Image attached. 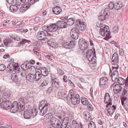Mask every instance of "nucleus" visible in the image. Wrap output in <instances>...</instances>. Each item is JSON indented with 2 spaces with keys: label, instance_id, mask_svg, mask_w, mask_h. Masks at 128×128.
Segmentation results:
<instances>
[{
  "label": "nucleus",
  "instance_id": "10",
  "mask_svg": "<svg viewBox=\"0 0 128 128\" xmlns=\"http://www.w3.org/2000/svg\"><path fill=\"white\" fill-rule=\"evenodd\" d=\"M94 55H95V52H94L92 50L90 49L87 50L86 52V57L89 61H93Z\"/></svg>",
  "mask_w": 128,
  "mask_h": 128
},
{
  "label": "nucleus",
  "instance_id": "52",
  "mask_svg": "<svg viewBox=\"0 0 128 128\" xmlns=\"http://www.w3.org/2000/svg\"><path fill=\"white\" fill-rule=\"evenodd\" d=\"M78 33L80 32V30L78 27H74L72 28L70 32Z\"/></svg>",
  "mask_w": 128,
  "mask_h": 128
},
{
  "label": "nucleus",
  "instance_id": "1",
  "mask_svg": "<svg viewBox=\"0 0 128 128\" xmlns=\"http://www.w3.org/2000/svg\"><path fill=\"white\" fill-rule=\"evenodd\" d=\"M50 106V104L46 100H42L39 103L38 109L37 108L36 109L34 108L31 110L32 116L34 118L38 113L41 116H44L46 112Z\"/></svg>",
  "mask_w": 128,
  "mask_h": 128
},
{
  "label": "nucleus",
  "instance_id": "18",
  "mask_svg": "<svg viewBox=\"0 0 128 128\" xmlns=\"http://www.w3.org/2000/svg\"><path fill=\"white\" fill-rule=\"evenodd\" d=\"M116 106L113 105L112 106H109L108 109L107 115L111 116L116 110Z\"/></svg>",
  "mask_w": 128,
  "mask_h": 128
},
{
  "label": "nucleus",
  "instance_id": "30",
  "mask_svg": "<svg viewBox=\"0 0 128 128\" xmlns=\"http://www.w3.org/2000/svg\"><path fill=\"white\" fill-rule=\"evenodd\" d=\"M30 66L28 63V64L27 63L26 64L25 62L24 64H22L21 65V67L24 70V72H25L26 73L25 74L24 73V76H25L26 74V72H28V70L29 68V66Z\"/></svg>",
  "mask_w": 128,
  "mask_h": 128
},
{
  "label": "nucleus",
  "instance_id": "64",
  "mask_svg": "<svg viewBox=\"0 0 128 128\" xmlns=\"http://www.w3.org/2000/svg\"><path fill=\"white\" fill-rule=\"evenodd\" d=\"M57 70L60 75H62L64 74V72L60 68H58Z\"/></svg>",
  "mask_w": 128,
  "mask_h": 128
},
{
  "label": "nucleus",
  "instance_id": "50",
  "mask_svg": "<svg viewBox=\"0 0 128 128\" xmlns=\"http://www.w3.org/2000/svg\"><path fill=\"white\" fill-rule=\"evenodd\" d=\"M89 128H96V126L95 122L92 121H91L88 124Z\"/></svg>",
  "mask_w": 128,
  "mask_h": 128
},
{
  "label": "nucleus",
  "instance_id": "25",
  "mask_svg": "<svg viewBox=\"0 0 128 128\" xmlns=\"http://www.w3.org/2000/svg\"><path fill=\"white\" fill-rule=\"evenodd\" d=\"M108 9H105L104 11V15H101L99 16L98 18L99 20L103 21L105 20V16L108 15Z\"/></svg>",
  "mask_w": 128,
  "mask_h": 128
},
{
  "label": "nucleus",
  "instance_id": "27",
  "mask_svg": "<svg viewBox=\"0 0 128 128\" xmlns=\"http://www.w3.org/2000/svg\"><path fill=\"white\" fill-rule=\"evenodd\" d=\"M61 8L58 6H56L54 7L52 9V12L54 14L58 15L62 12Z\"/></svg>",
  "mask_w": 128,
  "mask_h": 128
},
{
  "label": "nucleus",
  "instance_id": "14",
  "mask_svg": "<svg viewBox=\"0 0 128 128\" xmlns=\"http://www.w3.org/2000/svg\"><path fill=\"white\" fill-rule=\"evenodd\" d=\"M11 102L8 100L3 101L0 104V106L4 109H8L10 108Z\"/></svg>",
  "mask_w": 128,
  "mask_h": 128
},
{
  "label": "nucleus",
  "instance_id": "36",
  "mask_svg": "<svg viewBox=\"0 0 128 128\" xmlns=\"http://www.w3.org/2000/svg\"><path fill=\"white\" fill-rule=\"evenodd\" d=\"M34 75V76L35 81H38L40 78L42 76L40 73L38 71L36 72Z\"/></svg>",
  "mask_w": 128,
  "mask_h": 128
},
{
  "label": "nucleus",
  "instance_id": "39",
  "mask_svg": "<svg viewBox=\"0 0 128 128\" xmlns=\"http://www.w3.org/2000/svg\"><path fill=\"white\" fill-rule=\"evenodd\" d=\"M60 114H58L57 112L56 113V115L61 120H62L64 117L66 115V114L63 111H62L60 113Z\"/></svg>",
  "mask_w": 128,
  "mask_h": 128
},
{
  "label": "nucleus",
  "instance_id": "41",
  "mask_svg": "<svg viewBox=\"0 0 128 128\" xmlns=\"http://www.w3.org/2000/svg\"><path fill=\"white\" fill-rule=\"evenodd\" d=\"M82 104L83 105L87 106L90 103L88 99L85 97H83L81 99Z\"/></svg>",
  "mask_w": 128,
  "mask_h": 128
},
{
  "label": "nucleus",
  "instance_id": "56",
  "mask_svg": "<svg viewBox=\"0 0 128 128\" xmlns=\"http://www.w3.org/2000/svg\"><path fill=\"white\" fill-rule=\"evenodd\" d=\"M46 58L49 60H50L51 61L53 60V59H54L55 57L52 54H50L49 55H46L45 56Z\"/></svg>",
  "mask_w": 128,
  "mask_h": 128
},
{
  "label": "nucleus",
  "instance_id": "46",
  "mask_svg": "<svg viewBox=\"0 0 128 128\" xmlns=\"http://www.w3.org/2000/svg\"><path fill=\"white\" fill-rule=\"evenodd\" d=\"M58 95L60 98L64 100L65 99L66 94L64 92H59Z\"/></svg>",
  "mask_w": 128,
  "mask_h": 128
},
{
  "label": "nucleus",
  "instance_id": "35",
  "mask_svg": "<svg viewBox=\"0 0 128 128\" xmlns=\"http://www.w3.org/2000/svg\"><path fill=\"white\" fill-rule=\"evenodd\" d=\"M67 26L69 25L72 26L74 23L75 22V19L74 18H71L66 20Z\"/></svg>",
  "mask_w": 128,
  "mask_h": 128
},
{
  "label": "nucleus",
  "instance_id": "4",
  "mask_svg": "<svg viewBox=\"0 0 128 128\" xmlns=\"http://www.w3.org/2000/svg\"><path fill=\"white\" fill-rule=\"evenodd\" d=\"M116 67L112 66V69H110V75L112 77V81H115L116 79H117L118 77V71L116 70H118V66H116Z\"/></svg>",
  "mask_w": 128,
  "mask_h": 128
},
{
  "label": "nucleus",
  "instance_id": "61",
  "mask_svg": "<svg viewBox=\"0 0 128 128\" xmlns=\"http://www.w3.org/2000/svg\"><path fill=\"white\" fill-rule=\"evenodd\" d=\"M48 26H44L42 27V29L43 31H46V33H48L47 32L48 31Z\"/></svg>",
  "mask_w": 128,
  "mask_h": 128
},
{
  "label": "nucleus",
  "instance_id": "8",
  "mask_svg": "<svg viewBox=\"0 0 128 128\" xmlns=\"http://www.w3.org/2000/svg\"><path fill=\"white\" fill-rule=\"evenodd\" d=\"M11 106H10V111L11 112L13 113L16 112L18 110L20 112L22 111L20 110V107H19L18 104V102L15 101L12 104Z\"/></svg>",
  "mask_w": 128,
  "mask_h": 128
},
{
  "label": "nucleus",
  "instance_id": "60",
  "mask_svg": "<svg viewBox=\"0 0 128 128\" xmlns=\"http://www.w3.org/2000/svg\"><path fill=\"white\" fill-rule=\"evenodd\" d=\"M87 105V108L89 110L92 111L93 110V106L92 105L89 104Z\"/></svg>",
  "mask_w": 128,
  "mask_h": 128
},
{
  "label": "nucleus",
  "instance_id": "53",
  "mask_svg": "<svg viewBox=\"0 0 128 128\" xmlns=\"http://www.w3.org/2000/svg\"><path fill=\"white\" fill-rule=\"evenodd\" d=\"M52 33L53 32H51V33H47L48 36H50V38H51L52 39L54 38V37H56L57 36V34L55 33Z\"/></svg>",
  "mask_w": 128,
  "mask_h": 128
},
{
  "label": "nucleus",
  "instance_id": "15",
  "mask_svg": "<svg viewBox=\"0 0 128 128\" xmlns=\"http://www.w3.org/2000/svg\"><path fill=\"white\" fill-rule=\"evenodd\" d=\"M108 80L106 77H102L100 79V88H103L104 86L107 84Z\"/></svg>",
  "mask_w": 128,
  "mask_h": 128
},
{
  "label": "nucleus",
  "instance_id": "21",
  "mask_svg": "<svg viewBox=\"0 0 128 128\" xmlns=\"http://www.w3.org/2000/svg\"><path fill=\"white\" fill-rule=\"evenodd\" d=\"M83 114L84 119L87 121L90 122L92 119V117L90 112L87 111H84Z\"/></svg>",
  "mask_w": 128,
  "mask_h": 128
},
{
  "label": "nucleus",
  "instance_id": "51",
  "mask_svg": "<svg viewBox=\"0 0 128 128\" xmlns=\"http://www.w3.org/2000/svg\"><path fill=\"white\" fill-rule=\"evenodd\" d=\"M14 67V71L15 72L18 73L20 71V67L18 66V64L15 63Z\"/></svg>",
  "mask_w": 128,
  "mask_h": 128
},
{
  "label": "nucleus",
  "instance_id": "16",
  "mask_svg": "<svg viewBox=\"0 0 128 128\" xmlns=\"http://www.w3.org/2000/svg\"><path fill=\"white\" fill-rule=\"evenodd\" d=\"M57 26L58 28L59 27L61 28H64L67 27V24L66 20H58L56 23Z\"/></svg>",
  "mask_w": 128,
  "mask_h": 128
},
{
  "label": "nucleus",
  "instance_id": "26",
  "mask_svg": "<svg viewBox=\"0 0 128 128\" xmlns=\"http://www.w3.org/2000/svg\"><path fill=\"white\" fill-rule=\"evenodd\" d=\"M24 116L25 119H28L30 118L32 116L31 110H27L25 111L24 113Z\"/></svg>",
  "mask_w": 128,
  "mask_h": 128
},
{
  "label": "nucleus",
  "instance_id": "48",
  "mask_svg": "<svg viewBox=\"0 0 128 128\" xmlns=\"http://www.w3.org/2000/svg\"><path fill=\"white\" fill-rule=\"evenodd\" d=\"M72 124L74 128H81L75 120L72 121Z\"/></svg>",
  "mask_w": 128,
  "mask_h": 128
},
{
  "label": "nucleus",
  "instance_id": "54",
  "mask_svg": "<svg viewBox=\"0 0 128 128\" xmlns=\"http://www.w3.org/2000/svg\"><path fill=\"white\" fill-rule=\"evenodd\" d=\"M52 117L53 116H52L51 113H48L45 115L44 118H46L47 121H49L50 120Z\"/></svg>",
  "mask_w": 128,
  "mask_h": 128
},
{
  "label": "nucleus",
  "instance_id": "57",
  "mask_svg": "<svg viewBox=\"0 0 128 128\" xmlns=\"http://www.w3.org/2000/svg\"><path fill=\"white\" fill-rule=\"evenodd\" d=\"M73 96H72L70 94H68V95H66V96L65 98H66L65 100H67V101L70 100L71 99H72Z\"/></svg>",
  "mask_w": 128,
  "mask_h": 128
},
{
  "label": "nucleus",
  "instance_id": "43",
  "mask_svg": "<svg viewBox=\"0 0 128 128\" xmlns=\"http://www.w3.org/2000/svg\"><path fill=\"white\" fill-rule=\"evenodd\" d=\"M31 42V41L29 40H26L24 39L22 40L18 44V45L19 46L23 45L25 43H27L29 44Z\"/></svg>",
  "mask_w": 128,
  "mask_h": 128
},
{
  "label": "nucleus",
  "instance_id": "12",
  "mask_svg": "<svg viewBox=\"0 0 128 128\" xmlns=\"http://www.w3.org/2000/svg\"><path fill=\"white\" fill-rule=\"evenodd\" d=\"M119 58L118 53L117 52H115L113 54L112 60V64L114 66H118Z\"/></svg>",
  "mask_w": 128,
  "mask_h": 128
},
{
  "label": "nucleus",
  "instance_id": "38",
  "mask_svg": "<svg viewBox=\"0 0 128 128\" xmlns=\"http://www.w3.org/2000/svg\"><path fill=\"white\" fill-rule=\"evenodd\" d=\"M118 83L119 85H123L126 83V80L121 77L118 78Z\"/></svg>",
  "mask_w": 128,
  "mask_h": 128
},
{
  "label": "nucleus",
  "instance_id": "63",
  "mask_svg": "<svg viewBox=\"0 0 128 128\" xmlns=\"http://www.w3.org/2000/svg\"><path fill=\"white\" fill-rule=\"evenodd\" d=\"M40 48V45L39 44H36L34 46V50L36 49V50H39Z\"/></svg>",
  "mask_w": 128,
  "mask_h": 128
},
{
  "label": "nucleus",
  "instance_id": "5",
  "mask_svg": "<svg viewBox=\"0 0 128 128\" xmlns=\"http://www.w3.org/2000/svg\"><path fill=\"white\" fill-rule=\"evenodd\" d=\"M88 42L86 41L83 39H80L78 42L80 48L82 50H84L87 49L88 48Z\"/></svg>",
  "mask_w": 128,
  "mask_h": 128
},
{
  "label": "nucleus",
  "instance_id": "34",
  "mask_svg": "<svg viewBox=\"0 0 128 128\" xmlns=\"http://www.w3.org/2000/svg\"><path fill=\"white\" fill-rule=\"evenodd\" d=\"M40 72L42 75L44 76H46L48 74V70L45 67H42L40 69Z\"/></svg>",
  "mask_w": 128,
  "mask_h": 128
},
{
  "label": "nucleus",
  "instance_id": "55",
  "mask_svg": "<svg viewBox=\"0 0 128 128\" xmlns=\"http://www.w3.org/2000/svg\"><path fill=\"white\" fill-rule=\"evenodd\" d=\"M28 69L29 70H30L31 74L36 72V70L35 68L33 66L30 65L29 66V68Z\"/></svg>",
  "mask_w": 128,
  "mask_h": 128
},
{
  "label": "nucleus",
  "instance_id": "44",
  "mask_svg": "<svg viewBox=\"0 0 128 128\" xmlns=\"http://www.w3.org/2000/svg\"><path fill=\"white\" fill-rule=\"evenodd\" d=\"M70 34L72 38L76 40L78 39L79 36V33L70 32Z\"/></svg>",
  "mask_w": 128,
  "mask_h": 128
},
{
  "label": "nucleus",
  "instance_id": "28",
  "mask_svg": "<svg viewBox=\"0 0 128 128\" xmlns=\"http://www.w3.org/2000/svg\"><path fill=\"white\" fill-rule=\"evenodd\" d=\"M122 89V86L119 84L116 85L114 87V93H120Z\"/></svg>",
  "mask_w": 128,
  "mask_h": 128
},
{
  "label": "nucleus",
  "instance_id": "49",
  "mask_svg": "<svg viewBox=\"0 0 128 128\" xmlns=\"http://www.w3.org/2000/svg\"><path fill=\"white\" fill-rule=\"evenodd\" d=\"M26 2V0H16V2L19 6L20 5H23Z\"/></svg>",
  "mask_w": 128,
  "mask_h": 128
},
{
  "label": "nucleus",
  "instance_id": "3",
  "mask_svg": "<svg viewBox=\"0 0 128 128\" xmlns=\"http://www.w3.org/2000/svg\"><path fill=\"white\" fill-rule=\"evenodd\" d=\"M70 37L66 35L62 36L59 40L63 47L67 49H70L74 47L75 43L73 41H70Z\"/></svg>",
  "mask_w": 128,
  "mask_h": 128
},
{
  "label": "nucleus",
  "instance_id": "20",
  "mask_svg": "<svg viewBox=\"0 0 128 128\" xmlns=\"http://www.w3.org/2000/svg\"><path fill=\"white\" fill-rule=\"evenodd\" d=\"M40 83V89H45L48 86V83L46 82L45 80L43 78L41 79Z\"/></svg>",
  "mask_w": 128,
  "mask_h": 128
},
{
  "label": "nucleus",
  "instance_id": "9",
  "mask_svg": "<svg viewBox=\"0 0 128 128\" xmlns=\"http://www.w3.org/2000/svg\"><path fill=\"white\" fill-rule=\"evenodd\" d=\"M46 35L45 33L43 31H41L38 32L36 34V37L39 40H41L42 41L46 42L48 40V38H46Z\"/></svg>",
  "mask_w": 128,
  "mask_h": 128
},
{
  "label": "nucleus",
  "instance_id": "31",
  "mask_svg": "<svg viewBox=\"0 0 128 128\" xmlns=\"http://www.w3.org/2000/svg\"><path fill=\"white\" fill-rule=\"evenodd\" d=\"M15 63L13 62L12 63H10L9 64L6 68L7 71L9 73H11L14 71V64Z\"/></svg>",
  "mask_w": 128,
  "mask_h": 128
},
{
  "label": "nucleus",
  "instance_id": "24",
  "mask_svg": "<svg viewBox=\"0 0 128 128\" xmlns=\"http://www.w3.org/2000/svg\"><path fill=\"white\" fill-rule=\"evenodd\" d=\"M18 101L19 104L20 110H23L25 107V102L24 101V98L22 97L18 99Z\"/></svg>",
  "mask_w": 128,
  "mask_h": 128
},
{
  "label": "nucleus",
  "instance_id": "19",
  "mask_svg": "<svg viewBox=\"0 0 128 128\" xmlns=\"http://www.w3.org/2000/svg\"><path fill=\"white\" fill-rule=\"evenodd\" d=\"M30 5V3L28 2H26L25 4L20 8L19 9V10L20 12L23 13L29 8Z\"/></svg>",
  "mask_w": 128,
  "mask_h": 128
},
{
  "label": "nucleus",
  "instance_id": "2",
  "mask_svg": "<svg viewBox=\"0 0 128 128\" xmlns=\"http://www.w3.org/2000/svg\"><path fill=\"white\" fill-rule=\"evenodd\" d=\"M102 24L101 22H99L96 23V26L98 27H101L100 30V34L103 36H105L104 39L107 40L111 38L109 28L108 26L104 25L102 26Z\"/></svg>",
  "mask_w": 128,
  "mask_h": 128
},
{
  "label": "nucleus",
  "instance_id": "58",
  "mask_svg": "<svg viewBox=\"0 0 128 128\" xmlns=\"http://www.w3.org/2000/svg\"><path fill=\"white\" fill-rule=\"evenodd\" d=\"M118 26H115L113 28L112 31L113 33H115L118 32Z\"/></svg>",
  "mask_w": 128,
  "mask_h": 128
},
{
  "label": "nucleus",
  "instance_id": "59",
  "mask_svg": "<svg viewBox=\"0 0 128 128\" xmlns=\"http://www.w3.org/2000/svg\"><path fill=\"white\" fill-rule=\"evenodd\" d=\"M6 68V66L3 64H0V71H3Z\"/></svg>",
  "mask_w": 128,
  "mask_h": 128
},
{
  "label": "nucleus",
  "instance_id": "47",
  "mask_svg": "<svg viewBox=\"0 0 128 128\" xmlns=\"http://www.w3.org/2000/svg\"><path fill=\"white\" fill-rule=\"evenodd\" d=\"M9 98V95L7 93H5L3 94L2 99L3 101L8 100Z\"/></svg>",
  "mask_w": 128,
  "mask_h": 128
},
{
  "label": "nucleus",
  "instance_id": "33",
  "mask_svg": "<svg viewBox=\"0 0 128 128\" xmlns=\"http://www.w3.org/2000/svg\"><path fill=\"white\" fill-rule=\"evenodd\" d=\"M11 80L14 82H16L18 80V76L16 73H12L10 75Z\"/></svg>",
  "mask_w": 128,
  "mask_h": 128
},
{
  "label": "nucleus",
  "instance_id": "17",
  "mask_svg": "<svg viewBox=\"0 0 128 128\" xmlns=\"http://www.w3.org/2000/svg\"><path fill=\"white\" fill-rule=\"evenodd\" d=\"M48 31L54 32H56V31L58 29V27L57 26L56 24H52L49 26H48Z\"/></svg>",
  "mask_w": 128,
  "mask_h": 128
},
{
  "label": "nucleus",
  "instance_id": "11",
  "mask_svg": "<svg viewBox=\"0 0 128 128\" xmlns=\"http://www.w3.org/2000/svg\"><path fill=\"white\" fill-rule=\"evenodd\" d=\"M75 24H76L80 30L84 31L86 28V26L85 22H83L81 20H76Z\"/></svg>",
  "mask_w": 128,
  "mask_h": 128
},
{
  "label": "nucleus",
  "instance_id": "37",
  "mask_svg": "<svg viewBox=\"0 0 128 128\" xmlns=\"http://www.w3.org/2000/svg\"><path fill=\"white\" fill-rule=\"evenodd\" d=\"M114 8L116 10L120 9L122 7V3L120 2L115 3L114 6Z\"/></svg>",
  "mask_w": 128,
  "mask_h": 128
},
{
  "label": "nucleus",
  "instance_id": "32",
  "mask_svg": "<svg viewBox=\"0 0 128 128\" xmlns=\"http://www.w3.org/2000/svg\"><path fill=\"white\" fill-rule=\"evenodd\" d=\"M34 76L33 74H30L26 75V78L27 80L32 82L35 81Z\"/></svg>",
  "mask_w": 128,
  "mask_h": 128
},
{
  "label": "nucleus",
  "instance_id": "45",
  "mask_svg": "<svg viewBox=\"0 0 128 128\" xmlns=\"http://www.w3.org/2000/svg\"><path fill=\"white\" fill-rule=\"evenodd\" d=\"M4 45L6 46L10 44L12 42V40L10 38H6L4 40Z\"/></svg>",
  "mask_w": 128,
  "mask_h": 128
},
{
  "label": "nucleus",
  "instance_id": "40",
  "mask_svg": "<svg viewBox=\"0 0 128 128\" xmlns=\"http://www.w3.org/2000/svg\"><path fill=\"white\" fill-rule=\"evenodd\" d=\"M54 40L52 38H51L49 40H48L46 42H47L48 45L52 47H54L55 45V43L54 42Z\"/></svg>",
  "mask_w": 128,
  "mask_h": 128
},
{
  "label": "nucleus",
  "instance_id": "23",
  "mask_svg": "<svg viewBox=\"0 0 128 128\" xmlns=\"http://www.w3.org/2000/svg\"><path fill=\"white\" fill-rule=\"evenodd\" d=\"M128 95V86H125L124 87L123 90L122 96V98L124 100H127L126 96Z\"/></svg>",
  "mask_w": 128,
  "mask_h": 128
},
{
  "label": "nucleus",
  "instance_id": "29",
  "mask_svg": "<svg viewBox=\"0 0 128 128\" xmlns=\"http://www.w3.org/2000/svg\"><path fill=\"white\" fill-rule=\"evenodd\" d=\"M18 5L17 4L16 2L14 4L11 5L10 7V11L12 12H16L18 9Z\"/></svg>",
  "mask_w": 128,
  "mask_h": 128
},
{
  "label": "nucleus",
  "instance_id": "62",
  "mask_svg": "<svg viewBox=\"0 0 128 128\" xmlns=\"http://www.w3.org/2000/svg\"><path fill=\"white\" fill-rule=\"evenodd\" d=\"M114 4L112 2H110L109 4V8L110 9H112L114 8Z\"/></svg>",
  "mask_w": 128,
  "mask_h": 128
},
{
  "label": "nucleus",
  "instance_id": "7",
  "mask_svg": "<svg viewBox=\"0 0 128 128\" xmlns=\"http://www.w3.org/2000/svg\"><path fill=\"white\" fill-rule=\"evenodd\" d=\"M50 124L52 127L58 128L60 126L61 122L59 120L52 117L50 119Z\"/></svg>",
  "mask_w": 128,
  "mask_h": 128
},
{
  "label": "nucleus",
  "instance_id": "13",
  "mask_svg": "<svg viewBox=\"0 0 128 128\" xmlns=\"http://www.w3.org/2000/svg\"><path fill=\"white\" fill-rule=\"evenodd\" d=\"M72 104L75 105L79 104L80 102V97L78 94H76L73 96L71 100Z\"/></svg>",
  "mask_w": 128,
  "mask_h": 128
},
{
  "label": "nucleus",
  "instance_id": "6",
  "mask_svg": "<svg viewBox=\"0 0 128 128\" xmlns=\"http://www.w3.org/2000/svg\"><path fill=\"white\" fill-rule=\"evenodd\" d=\"M51 86L53 88H55L56 89L58 88L60 86V83L58 79L55 77L54 75L51 76Z\"/></svg>",
  "mask_w": 128,
  "mask_h": 128
},
{
  "label": "nucleus",
  "instance_id": "22",
  "mask_svg": "<svg viewBox=\"0 0 128 128\" xmlns=\"http://www.w3.org/2000/svg\"><path fill=\"white\" fill-rule=\"evenodd\" d=\"M112 99L110 97V96L108 93H106L104 96V102L105 104L109 103L110 104H112Z\"/></svg>",
  "mask_w": 128,
  "mask_h": 128
},
{
  "label": "nucleus",
  "instance_id": "42",
  "mask_svg": "<svg viewBox=\"0 0 128 128\" xmlns=\"http://www.w3.org/2000/svg\"><path fill=\"white\" fill-rule=\"evenodd\" d=\"M62 122L60 126H64L67 125L69 121V118L68 117H65L63 119Z\"/></svg>",
  "mask_w": 128,
  "mask_h": 128
}]
</instances>
